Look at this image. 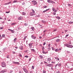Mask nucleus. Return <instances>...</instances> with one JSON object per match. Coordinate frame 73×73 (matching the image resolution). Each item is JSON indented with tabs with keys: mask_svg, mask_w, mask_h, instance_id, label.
<instances>
[{
	"mask_svg": "<svg viewBox=\"0 0 73 73\" xmlns=\"http://www.w3.org/2000/svg\"><path fill=\"white\" fill-rule=\"evenodd\" d=\"M68 6L69 7H70L71 6V5H70V4H68Z\"/></svg>",
	"mask_w": 73,
	"mask_h": 73,
	"instance_id": "nucleus-39",
	"label": "nucleus"
},
{
	"mask_svg": "<svg viewBox=\"0 0 73 73\" xmlns=\"http://www.w3.org/2000/svg\"><path fill=\"white\" fill-rule=\"evenodd\" d=\"M32 43H29V44L30 48H32Z\"/></svg>",
	"mask_w": 73,
	"mask_h": 73,
	"instance_id": "nucleus-14",
	"label": "nucleus"
},
{
	"mask_svg": "<svg viewBox=\"0 0 73 73\" xmlns=\"http://www.w3.org/2000/svg\"><path fill=\"white\" fill-rule=\"evenodd\" d=\"M42 23H45L46 22V21H44V20H42Z\"/></svg>",
	"mask_w": 73,
	"mask_h": 73,
	"instance_id": "nucleus-30",
	"label": "nucleus"
},
{
	"mask_svg": "<svg viewBox=\"0 0 73 73\" xmlns=\"http://www.w3.org/2000/svg\"><path fill=\"white\" fill-rule=\"evenodd\" d=\"M2 38L1 37V35H0V40H1Z\"/></svg>",
	"mask_w": 73,
	"mask_h": 73,
	"instance_id": "nucleus-37",
	"label": "nucleus"
},
{
	"mask_svg": "<svg viewBox=\"0 0 73 73\" xmlns=\"http://www.w3.org/2000/svg\"><path fill=\"white\" fill-rule=\"evenodd\" d=\"M58 66V64H56V65L55 66V69H56V68H57V66Z\"/></svg>",
	"mask_w": 73,
	"mask_h": 73,
	"instance_id": "nucleus-27",
	"label": "nucleus"
},
{
	"mask_svg": "<svg viewBox=\"0 0 73 73\" xmlns=\"http://www.w3.org/2000/svg\"><path fill=\"white\" fill-rule=\"evenodd\" d=\"M8 30H9V31H11L12 33H15V31L13 30H12L9 29H8Z\"/></svg>",
	"mask_w": 73,
	"mask_h": 73,
	"instance_id": "nucleus-9",
	"label": "nucleus"
},
{
	"mask_svg": "<svg viewBox=\"0 0 73 73\" xmlns=\"http://www.w3.org/2000/svg\"><path fill=\"white\" fill-rule=\"evenodd\" d=\"M67 53H70V51H67Z\"/></svg>",
	"mask_w": 73,
	"mask_h": 73,
	"instance_id": "nucleus-48",
	"label": "nucleus"
},
{
	"mask_svg": "<svg viewBox=\"0 0 73 73\" xmlns=\"http://www.w3.org/2000/svg\"><path fill=\"white\" fill-rule=\"evenodd\" d=\"M25 26H27V25H28V24L25 23Z\"/></svg>",
	"mask_w": 73,
	"mask_h": 73,
	"instance_id": "nucleus-44",
	"label": "nucleus"
},
{
	"mask_svg": "<svg viewBox=\"0 0 73 73\" xmlns=\"http://www.w3.org/2000/svg\"><path fill=\"white\" fill-rule=\"evenodd\" d=\"M51 63H52V64H55V62H51Z\"/></svg>",
	"mask_w": 73,
	"mask_h": 73,
	"instance_id": "nucleus-58",
	"label": "nucleus"
},
{
	"mask_svg": "<svg viewBox=\"0 0 73 73\" xmlns=\"http://www.w3.org/2000/svg\"><path fill=\"white\" fill-rule=\"evenodd\" d=\"M52 50H54L55 49H54V47H52Z\"/></svg>",
	"mask_w": 73,
	"mask_h": 73,
	"instance_id": "nucleus-41",
	"label": "nucleus"
},
{
	"mask_svg": "<svg viewBox=\"0 0 73 73\" xmlns=\"http://www.w3.org/2000/svg\"><path fill=\"white\" fill-rule=\"evenodd\" d=\"M47 2L49 3H53V4H55V2L50 0H47Z\"/></svg>",
	"mask_w": 73,
	"mask_h": 73,
	"instance_id": "nucleus-3",
	"label": "nucleus"
},
{
	"mask_svg": "<svg viewBox=\"0 0 73 73\" xmlns=\"http://www.w3.org/2000/svg\"><path fill=\"white\" fill-rule=\"evenodd\" d=\"M33 72L32 71H30V73H32Z\"/></svg>",
	"mask_w": 73,
	"mask_h": 73,
	"instance_id": "nucleus-64",
	"label": "nucleus"
},
{
	"mask_svg": "<svg viewBox=\"0 0 73 73\" xmlns=\"http://www.w3.org/2000/svg\"><path fill=\"white\" fill-rule=\"evenodd\" d=\"M48 47H50V44H48Z\"/></svg>",
	"mask_w": 73,
	"mask_h": 73,
	"instance_id": "nucleus-35",
	"label": "nucleus"
},
{
	"mask_svg": "<svg viewBox=\"0 0 73 73\" xmlns=\"http://www.w3.org/2000/svg\"><path fill=\"white\" fill-rule=\"evenodd\" d=\"M53 15H56V13H55L53 12Z\"/></svg>",
	"mask_w": 73,
	"mask_h": 73,
	"instance_id": "nucleus-52",
	"label": "nucleus"
},
{
	"mask_svg": "<svg viewBox=\"0 0 73 73\" xmlns=\"http://www.w3.org/2000/svg\"><path fill=\"white\" fill-rule=\"evenodd\" d=\"M22 5H24V4H25V3L24 2H23L22 3Z\"/></svg>",
	"mask_w": 73,
	"mask_h": 73,
	"instance_id": "nucleus-62",
	"label": "nucleus"
},
{
	"mask_svg": "<svg viewBox=\"0 0 73 73\" xmlns=\"http://www.w3.org/2000/svg\"><path fill=\"white\" fill-rule=\"evenodd\" d=\"M27 38V36H25L24 38V40H25V39Z\"/></svg>",
	"mask_w": 73,
	"mask_h": 73,
	"instance_id": "nucleus-33",
	"label": "nucleus"
},
{
	"mask_svg": "<svg viewBox=\"0 0 73 73\" xmlns=\"http://www.w3.org/2000/svg\"><path fill=\"white\" fill-rule=\"evenodd\" d=\"M42 53H43V54H46V53L45 52H44V50H43L42 51Z\"/></svg>",
	"mask_w": 73,
	"mask_h": 73,
	"instance_id": "nucleus-40",
	"label": "nucleus"
},
{
	"mask_svg": "<svg viewBox=\"0 0 73 73\" xmlns=\"http://www.w3.org/2000/svg\"><path fill=\"white\" fill-rule=\"evenodd\" d=\"M73 22L70 21L69 22V24H73Z\"/></svg>",
	"mask_w": 73,
	"mask_h": 73,
	"instance_id": "nucleus-34",
	"label": "nucleus"
},
{
	"mask_svg": "<svg viewBox=\"0 0 73 73\" xmlns=\"http://www.w3.org/2000/svg\"><path fill=\"white\" fill-rule=\"evenodd\" d=\"M13 63L14 64H17V65H20V63L19 62H13Z\"/></svg>",
	"mask_w": 73,
	"mask_h": 73,
	"instance_id": "nucleus-8",
	"label": "nucleus"
},
{
	"mask_svg": "<svg viewBox=\"0 0 73 73\" xmlns=\"http://www.w3.org/2000/svg\"><path fill=\"white\" fill-rule=\"evenodd\" d=\"M56 73H60V71H58Z\"/></svg>",
	"mask_w": 73,
	"mask_h": 73,
	"instance_id": "nucleus-56",
	"label": "nucleus"
},
{
	"mask_svg": "<svg viewBox=\"0 0 73 73\" xmlns=\"http://www.w3.org/2000/svg\"><path fill=\"white\" fill-rule=\"evenodd\" d=\"M32 2L33 3V4L34 5H36L37 4V2H36V1L34 0L32 1Z\"/></svg>",
	"mask_w": 73,
	"mask_h": 73,
	"instance_id": "nucleus-4",
	"label": "nucleus"
},
{
	"mask_svg": "<svg viewBox=\"0 0 73 73\" xmlns=\"http://www.w3.org/2000/svg\"><path fill=\"white\" fill-rule=\"evenodd\" d=\"M3 29V27H1L0 28V29Z\"/></svg>",
	"mask_w": 73,
	"mask_h": 73,
	"instance_id": "nucleus-60",
	"label": "nucleus"
},
{
	"mask_svg": "<svg viewBox=\"0 0 73 73\" xmlns=\"http://www.w3.org/2000/svg\"><path fill=\"white\" fill-rule=\"evenodd\" d=\"M16 38H15L14 40V41H16Z\"/></svg>",
	"mask_w": 73,
	"mask_h": 73,
	"instance_id": "nucleus-54",
	"label": "nucleus"
},
{
	"mask_svg": "<svg viewBox=\"0 0 73 73\" xmlns=\"http://www.w3.org/2000/svg\"><path fill=\"white\" fill-rule=\"evenodd\" d=\"M52 10L54 12H57V11L55 9H54V7H52Z\"/></svg>",
	"mask_w": 73,
	"mask_h": 73,
	"instance_id": "nucleus-11",
	"label": "nucleus"
},
{
	"mask_svg": "<svg viewBox=\"0 0 73 73\" xmlns=\"http://www.w3.org/2000/svg\"><path fill=\"white\" fill-rule=\"evenodd\" d=\"M31 50L32 52H35V49H31Z\"/></svg>",
	"mask_w": 73,
	"mask_h": 73,
	"instance_id": "nucleus-26",
	"label": "nucleus"
},
{
	"mask_svg": "<svg viewBox=\"0 0 73 73\" xmlns=\"http://www.w3.org/2000/svg\"><path fill=\"white\" fill-rule=\"evenodd\" d=\"M7 72V70L6 69H4L3 70H2L0 72V73H5Z\"/></svg>",
	"mask_w": 73,
	"mask_h": 73,
	"instance_id": "nucleus-2",
	"label": "nucleus"
},
{
	"mask_svg": "<svg viewBox=\"0 0 73 73\" xmlns=\"http://www.w3.org/2000/svg\"><path fill=\"white\" fill-rule=\"evenodd\" d=\"M56 18L58 20H59V19H61L60 17L58 16L56 17Z\"/></svg>",
	"mask_w": 73,
	"mask_h": 73,
	"instance_id": "nucleus-16",
	"label": "nucleus"
},
{
	"mask_svg": "<svg viewBox=\"0 0 73 73\" xmlns=\"http://www.w3.org/2000/svg\"><path fill=\"white\" fill-rule=\"evenodd\" d=\"M48 51H49V50H50V47H48Z\"/></svg>",
	"mask_w": 73,
	"mask_h": 73,
	"instance_id": "nucleus-28",
	"label": "nucleus"
},
{
	"mask_svg": "<svg viewBox=\"0 0 73 73\" xmlns=\"http://www.w3.org/2000/svg\"><path fill=\"white\" fill-rule=\"evenodd\" d=\"M9 11H6V13H9Z\"/></svg>",
	"mask_w": 73,
	"mask_h": 73,
	"instance_id": "nucleus-51",
	"label": "nucleus"
},
{
	"mask_svg": "<svg viewBox=\"0 0 73 73\" xmlns=\"http://www.w3.org/2000/svg\"><path fill=\"white\" fill-rule=\"evenodd\" d=\"M30 15H31V16H33V14L32 12H31L30 13Z\"/></svg>",
	"mask_w": 73,
	"mask_h": 73,
	"instance_id": "nucleus-31",
	"label": "nucleus"
},
{
	"mask_svg": "<svg viewBox=\"0 0 73 73\" xmlns=\"http://www.w3.org/2000/svg\"><path fill=\"white\" fill-rule=\"evenodd\" d=\"M11 2H12V1H11V2H9L8 3H6V5H8V4H11Z\"/></svg>",
	"mask_w": 73,
	"mask_h": 73,
	"instance_id": "nucleus-22",
	"label": "nucleus"
},
{
	"mask_svg": "<svg viewBox=\"0 0 73 73\" xmlns=\"http://www.w3.org/2000/svg\"><path fill=\"white\" fill-rule=\"evenodd\" d=\"M23 70L26 73H29L28 72V70L26 69V68H23Z\"/></svg>",
	"mask_w": 73,
	"mask_h": 73,
	"instance_id": "nucleus-5",
	"label": "nucleus"
},
{
	"mask_svg": "<svg viewBox=\"0 0 73 73\" xmlns=\"http://www.w3.org/2000/svg\"><path fill=\"white\" fill-rule=\"evenodd\" d=\"M12 53H13V54H15V53H16L15 52L13 51Z\"/></svg>",
	"mask_w": 73,
	"mask_h": 73,
	"instance_id": "nucleus-53",
	"label": "nucleus"
},
{
	"mask_svg": "<svg viewBox=\"0 0 73 73\" xmlns=\"http://www.w3.org/2000/svg\"><path fill=\"white\" fill-rule=\"evenodd\" d=\"M69 44H64V46H67L68 48L69 46Z\"/></svg>",
	"mask_w": 73,
	"mask_h": 73,
	"instance_id": "nucleus-12",
	"label": "nucleus"
},
{
	"mask_svg": "<svg viewBox=\"0 0 73 73\" xmlns=\"http://www.w3.org/2000/svg\"><path fill=\"white\" fill-rule=\"evenodd\" d=\"M19 48L20 49H21V50H23V46H20Z\"/></svg>",
	"mask_w": 73,
	"mask_h": 73,
	"instance_id": "nucleus-17",
	"label": "nucleus"
},
{
	"mask_svg": "<svg viewBox=\"0 0 73 73\" xmlns=\"http://www.w3.org/2000/svg\"><path fill=\"white\" fill-rule=\"evenodd\" d=\"M25 57H26V58H28V56H25Z\"/></svg>",
	"mask_w": 73,
	"mask_h": 73,
	"instance_id": "nucleus-55",
	"label": "nucleus"
},
{
	"mask_svg": "<svg viewBox=\"0 0 73 73\" xmlns=\"http://www.w3.org/2000/svg\"><path fill=\"white\" fill-rule=\"evenodd\" d=\"M5 35H2V37H5Z\"/></svg>",
	"mask_w": 73,
	"mask_h": 73,
	"instance_id": "nucleus-50",
	"label": "nucleus"
},
{
	"mask_svg": "<svg viewBox=\"0 0 73 73\" xmlns=\"http://www.w3.org/2000/svg\"><path fill=\"white\" fill-rule=\"evenodd\" d=\"M46 73V71H45V70H43V73Z\"/></svg>",
	"mask_w": 73,
	"mask_h": 73,
	"instance_id": "nucleus-43",
	"label": "nucleus"
},
{
	"mask_svg": "<svg viewBox=\"0 0 73 73\" xmlns=\"http://www.w3.org/2000/svg\"><path fill=\"white\" fill-rule=\"evenodd\" d=\"M17 0L14 1H13V3H17Z\"/></svg>",
	"mask_w": 73,
	"mask_h": 73,
	"instance_id": "nucleus-29",
	"label": "nucleus"
},
{
	"mask_svg": "<svg viewBox=\"0 0 73 73\" xmlns=\"http://www.w3.org/2000/svg\"><path fill=\"white\" fill-rule=\"evenodd\" d=\"M39 57H40L41 58V59H42L43 58V56L42 55H40Z\"/></svg>",
	"mask_w": 73,
	"mask_h": 73,
	"instance_id": "nucleus-20",
	"label": "nucleus"
},
{
	"mask_svg": "<svg viewBox=\"0 0 73 73\" xmlns=\"http://www.w3.org/2000/svg\"><path fill=\"white\" fill-rule=\"evenodd\" d=\"M73 45H69L68 48H73Z\"/></svg>",
	"mask_w": 73,
	"mask_h": 73,
	"instance_id": "nucleus-15",
	"label": "nucleus"
},
{
	"mask_svg": "<svg viewBox=\"0 0 73 73\" xmlns=\"http://www.w3.org/2000/svg\"><path fill=\"white\" fill-rule=\"evenodd\" d=\"M48 61H50L51 59L50 58H48L47 59Z\"/></svg>",
	"mask_w": 73,
	"mask_h": 73,
	"instance_id": "nucleus-21",
	"label": "nucleus"
},
{
	"mask_svg": "<svg viewBox=\"0 0 73 73\" xmlns=\"http://www.w3.org/2000/svg\"><path fill=\"white\" fill-rule=\"evenodd\" d=\"M49 9H47L46 10V12H47V11H49Z\"/></svg>",
	"mask_w": 73,
	"mask_h": 73,
	"instance_id": "nucleus-59",
	"label": "nucleus"
},
{
	"mask_svg": "<svg viewBox=\"0 0 73 73\" xmlns=\"http://www.w3.org/2000/svg\"><path fill=\"white\" fill-rule=\"evenodd\" d=\"M48 7L44 5L43 6V8H47Z\"/></svg>",
	"mask_w": 73,
	"mask_h": 73,
	"instance_id": "nucleus-32",
	"label": "nucleus"
},
{
	"mask_svg": "<svg viewBox=\"0 0 73 73\" xmlns=\"http://www.w3.org/2000/svg\"><path fill=\"white\" fill-rule=\"evenodd\" d=\"M31 37L32 39H34V40H35V39L36 38V37L35 36L33 35H31Z\"/></svg>",
	"mask_w": 73,
	"mask_h": 73,
	"instance_id": "nucleus-6",
	"label": "nucleus"
},
{
	"mask_svg": "<svg viewBox=\"0 0 73 73\" xmlns=\"http://www.w3.org/2000/svg\"><path fill=\"white\" fill-rule=\"evenodd\" d=\"M7 58H9V55H8L7 56Z\"/></svg>",
	"mask_w": 73,
	"mask_h": 73,
	"instance_id": "nucleus-42",
	"label": "nucleus"
},
{
	"mask_svg": "<svg viewBox=\"0 0 73 73\" xmlns=\"http://www.w3.org/2000/svg\"><path fill=\"white\" fill-rule=\"evenodd\" d=\"M60 41V39L58 38L56 40V42H59Z\"/></svg>",
	"mask_w": 73,
	"mask_h": 73,
	"instance_id": "nucleus-13",
	"label": "nucleus"
},
{
	"mask_svg": "<svg viewBox=\"0 0 73 73\" xmlns=\"http://www.w3.org/2000/svg\"><path fill=\"white\" fill-rule=\"evenodd\" d=\"M16 23H12L11 24V25H15V24Z\"/></svg>",
	"mask_w": 73,
	"mask_h": 73,
	"instance_id": "nucleus-47",
	"label": "nucleus"
},
{
	"mask_svg": "<svg viewBox=\"0 0 73 73\" xmlns=\"http://www.w3.org/2000/svg\"><path fill=\"white\" fill-rule=\"evenodd\" d=\"M39 38H40V39H41V38H42V37L41 36H39Z\"/></svg>",
	"mask_w": 73,
	"mask_h": 73,
	"instance_id": "nucleus-61",
	"label": "nucleus"
},
{
	"mask_svg": "<svg viewBox=\"0 0 73 73\" xmlns=\"http://www.w3.org/2000/svg\"><path fill=\"white\" fill-rule=\"evenodd\" d=\"M32 68L33 69H34V68H35V67H34V66H32Z\"/></svg>",
	"mask_w": 73,
	"mask_h": 73,
	"instance_id": "nucleus-38",
	"label": "nucleus"
},
{
	"mask_svg": "<svg viewBox=\"0 0 73 73\" xmlns=\"http://www.w3.org/2000/svg\"><path fill=\"white\" fill-rule=\"evenodd\" d=\"M22 19H23V17L21 16L19 17H18V20H22Z\"/></svg>",
	"mask_w": 73,
	"mask_h": 73,
	"instance_id": "nucleus-7",
	"label": "nucleus"
},
{
	"mask_svg": "<svg viewBox=\"0 0 73 73\" xmlns=\"http://www.w3.org/2000/svg\"><path fill=\"white\" fill-rule=\"evenodd\" d=\"M46 44V43L45 42L43 44V45H45Z\"/></svg>",
	"mask_w": 73,
	"mask_h": 73,
	"instance_id": "nucleus-57",
	"label": "nucleus"
},
{
	"mask_svg": "<svg viewBox=\"0 0 73 73\" xmlns=\"http://www.w3.org/2000/svg\"><path fill=\"white\" fill-rule=\"evenodd\" d=\"M32 11L33 13H35V11L33 9H32Z\"/></svg>",
	"mask_w": 73,
	"mask_h": 73,
	"instance_id": "nucleus-45",
	"label": "nucleus"
},
{
	"mask_svg": "<svg viewBox=\"0 0 73 73\" xmlns=\"http://www.w3.org/2000/svg\"><path fill=\"white\" fill-rule=\"evenodd\" d=\"M1 66L3 68H5L6 67V64H5V63L4 62H3L1 63Z\"/></svg>",
	"mask_w": 73,
	"mask_h": 73,
	"instance_id": "nucleus-1",
	"label": "nucleus"
},
{
	"mask_svg": "<svg viewBox=\"0 0 73 73\" xmlns=\"http://www.w3.org/2000/svg\"><path fill=\"white\" fill-rule=\"evenodd\" d=\"M22 14L23 15H26V13L23 12H22Z\"/></svg>",
	"mask_w": 73,
	"mask_h": 73,
	"instance_id": "nucleus-23",
	"label": "nucleus"
},
{
	"mask_svg": "<svg viewBox=\"0 0 73 73\" xmlns=\"http://www.w3.org/2000/svg\"><path fill=\"white\" fill-rule=\"evenodd\" d=\"M39 46H42V44H40Z\"/></svg>",
	"mask_w": 73,
	"mask_h": 73,
	"instance_id": "nucleus-63",
	"label": "nucleus"
},
{
	"mask_svg": "<svg viewBox=\"0 0 73 73\" xmlns=\"http://www.w3.org/2000/svg\"><path fill=\"white\" fill-rule=\"evenodd\" d=\"M42 50L43 51L44 50V49H45V47H44V46H42Z\"/></svg>",
	"mask_w": 73,
	"mask_h": 73,
	"instance_id": "nucleus-24",
	"label": "nucleus"
},
{
	"mask_svg": "<svg viewBox=\"0 0 73 73\" xmlns=\"http://www.w3.org/2000/svg\"><path fill=\"white\" fill-rule=\"evenodd\" d=\"M47 66H49V67H52V66H53V64H48Z\"/></svg>",
	"mask_w": 73,
	"mask_h": 73,
	"instance_id": "nucleus-10",
	"label": "nucleus"
},
{
	"mask_svg": "<svg viewBox=\"0 0 73 73\" xmlns=\"http://www.w3.org/2000/svg\"><path fill=\"white\" fill-rule=\"evenodd\" d=\"M55 52H57V51H58V49H56L55 50Z\"/></svg>",
	"mask_w": 73,
	"mask_h": 73,
	"instance_id": "nucleus-46",
	"label": "nucleus"
},
{
	"mask_svg": "<svg viewBox=\"0 0 73 73\" xmlns=\"http://www.w3.org/2000/svg\"><path fill=\"white\" fill-rule=\"evenodd\" d=\"M55 59H56V60H57L58 61H59V60H60L59 59V58H58L57 57H55Z\"/></svg>",
	"mask_w": 73,
	"mask_h": 73,
	"instance_id": "nucleus-19",
	"label": "nucleus"
},
{
	"mask_svg": "<svg viewBox=\"0 0 73 73\" xmlns=\"http://www.w3.org/2000/svg\"><path fill=\"white\" fill-rule=\"evenodd\" d=\"M58 66L59 67H60L61 66V64L60 63L58 64Z\"/></svg>",
	"mask_w": 73,
	"mask_h": 73,
	"instance_id": "nucleus-25",
	"label": "nucleus"
},
{
	"mask_svg": "<svg viewBox=\"0 0 73 73\" xmlns=\"http://www.w3.org/2000/svg\"><path fill=\"white\" fill-rule=\"evenodd\" d=\"M31 28L33 31H35V28H34V27H31Z\"/></svg>",
	"mask_w": 73,
	"mask_h": 73,
	"instance_id": "nucleus-18",
	"label": "nucleus"
},
{
	"mask_svg": "<svg viewBox=\"0 0 73 73\" xmlns=\"http://www.w3.org/2000/svg\"><path fill=\"white\" fill-rule=\"evenodd\" d=\"M69 36V34L66 35V36H65V38H67V37Z\"/></svg>",
	"mask_w": 73,
	"mask_h": 73,
	"instance_id": "nucleus-36",
	"label": "nucleus"
},
{
	"mask_svg": "<svg viewBox=\"0 0 73 73\" xmlns=\"http://www.w3.org/2000/svg\"><path fill=\"white\" fill-rule=\"evenodd\" d=\"M46 12V10H44L43 11L42 13H45V12Z\"/></svg>",
	"mask_w": 73,
	"mask_h": 73,
	"instance_id": "nucleus-49",
	"label": "nucleus"
}]
</instances>
